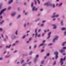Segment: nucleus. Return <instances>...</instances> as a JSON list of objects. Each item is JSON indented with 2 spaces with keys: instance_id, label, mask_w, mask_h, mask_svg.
<instances>
[{
  "instance_id": "nucleus-1",
  "label": "nucleus",
  "mask_w": 66,
  "mask_h": 66,
  "mask_svg": "<svg viewBox=\"0 0 66 66\" xmlns=\"http://www.w3.org/2000/svg\"><path fill=\"white\" fill-rule=\"evenodd\" d=\"M66 60V57H64V59H63L62 58H61V59L60 60V63H61V65L62 66L63 63H64V62H62L63 61H65Z\"/></svg>"
},
{
  "instance_id": "nucleus-2",
  "label": "nucleus",
  "mask_w": 66,
  "mask_h": 66,
  "mask_svg": "<svg viewBox=\"0 0 66 66\" xmlns=\"http://www.w3.org/2000/svg\"><path fill=\"white\" fill-rule=\"evenodd\" d=\"M54 54H56L55 59H57L58 57V54H59V53L57 51H56L54 53Z\"/></svg>"
},
{
  "instance_id": "nucleus-3",
  "label": "nucleus",
  "mask_w": 66,
  "mask_h": 66,
  "mask_svg": "<svg viewBox=\"0 0 66 66\" xmlns=\"http://www.w3.org/2000/svg\"><path fill=\"white\" fill-rule=\"evenodd\" d=\"M39 56L38 54H37L36 56V58H35L34 60V62H36V61H37V58Z\"/></svg>"
},
{
  "instance_id": "nucleus-4",
  "label": "nucleus",
  "mask_w": 66,
  "mask_h": 66,
  "mask_svg": "<svg viewBox=\"0 0 66 66\" xmlns=\"http://www.w3.org/2000/svg\"><path fill=\"white\" fill-rule=\"evenodd\" d=\"M6 10V8H5L4 9H3L2 10V11L0 13V15H1V14H2V13H3L4 12V11H5V10Z\"/></svg>"
},
{
  "instance_id": "nucleus-5",
  "label": "nucleus",
  "mask_w": 66,
  "mask_h": 66,
  "mask_svg": "<svg viewBox=\"0 0 66 66\" xmlns=\"http://www.w3.org/2000/svg\"><path fill=\"white\" fill-rule=\"evenodd\" d=\"M59 38V37L58 36H56V37L54 39H53V42H54V41L55 40H56L58 38Z\"/></svg>"
},
{
  "instance_id": "nucleus-6",
  "label": "nucleus",
  "mask_w": 66,
  "mask_h": 66,
  "mask_svg": "<svg viewBox=\"0 0 66 66\" xmlns=\"http://www.w3.org/2000/svg\"><path fill=\"white\" fill-rule=\"evenodd\" d=\"M59 15H54V16H51L52 18H54V17H59Z\"/></svg>"
},
{
  "instance_id": "nucleus-7",
  "label": "nucleus",
  "mask_w": 66,
  "mask_h": 66,
  "mask_svg": "<svg viewBox=\"0 0 66 66\" xmlns=\"http://www.w3.org/2000/svg\"><path fill=\"white\" fill-rule=\"evenodd\" d=\"M51 32H50L48 34V37L47 38V39L49 38H50V34H51Z\"/></svg>"
},
{
  "instance_id": "nucleus-8",
  "label": "nucleus",
  "mask_w": 66,
  "mask_h": 66,
  "mask_svg": "<svg viewBox=\"0 0 66 66\" xmlns=\"http://www.w3.org/2000/svg\"><path fill=\"white\" fill-rule=\"evenodd\" d=\"M60 52L61 53H63L64 52H65V50H60Z\"/></svg>"
},
{
  "instance_id": "nucleus-9",
  "label": "nucleus",
  "mask_w": 66,
  "mask_h": 66,
  "mask_svg": "<svg viewBox=\"0 0 66 66\" xmlns=\"http://www.w3.org/2000/svg\"><path fill=\"white\" fill-rule=\"evenodd\" d=\"M52 26H53L54 27V28H53V29H56V25H55L54 24H53L52 25Z\"/></svg>"
},
{
  "instance_id": "nucleus-10",
  "label": "nucleus",
  "mask_w": 66,
  "mask_h": 66,
  "mask_svg": "<svg viewBox=\"0 0 66 66\" xmlns=\"http://www.w3.org/2000/svg\"><path fill=\"white\" fill-rule=\"evenodd\" d=\"M13 1V0H11L9 1L8 3L9 4H11Z\"/></svg>"
},
{
  "instance_id": "nucleus-11",
  "label": "nucleus",
  "mask_w": 66,
  "mask_h": 66,
  "mask_svg": "<svg viewBox=\"0 0 66 66\" xmlns=\"http://www.w3.org/2000/svg\"><path fill=\"white\" fill-rule=\"evenodd\" d=\"M66 30V28L64 27H63L61 28V30L62 31H64V30Z\"/></svg>"
},
{
  "instance_id": "nucleus-12",
  "label": "nucleus",
  "mask_w": 66,
  "mask_h": 66,
  "mask_svg": "<svg viewBox=\"0 0 66 66\" xmlns=\"http://www.w3.org/2000/svg\"><path fill=\"white\" fill-rule=\"evenodd\" d=\"M46 5L47 6H48V5H49V3H45V4H44V5Z\"/></svg>"
},
{
  "instance_id": "nucleus-13",
  "label": "nucleus",
  "mask_w": 66,
  "mask_h": 66,
  "mask_svg": "<svg viewBox=\"0 0 66 66\" xmlns=\"http://www.w3.org/2000/svg\"><path fill=\"white\" fill-rule=\"evenodd\" d=\"M11 46V45H10L9 46H6V48H10V47Z\"/></svg>"
},
{
  "instance_id": "nucleus-14",
  "label": "nucleus",
  "mask_w": 66,
  "mask_h": 66,
  "mask_svg": "<svg viewBox=\"0 0 66 66\" xmlns=\"http://www.w3.org/2000/svg\"><path fill=\"white\" fill-rule=\"evenodd\" d=\"M44 60L42 61L41 62V64H44Z\"/></svg>"
},
{
  "instance_id": "nucleus-15",
  "label": "nucleus",
  "mask_w": 66,
  "mask_h": 66,
  "mask_svg": "<svg viewBox=\"0 0 66 66\" xmlns=\"http://www.w3.org/2000/svg\"><path fill=\"white\" fill-rule=\"evenodd\" d=\"M3 22H4V21H2L1 22H0V24H2Z\"/></svg>"
},
{
  "instance_id": "nucleus-16",
  "label": "nucleus",
  "mask_w": 66,
  "mask_h": 66,
  "mask_svg": "<svg viewBox=\"0 0 66 66\" xmlns=\"http://www.w3.org/2000/svg\"><path fill=\"white\" fill-rule=\"evenodd\" d=\"M16 13H12L11 14V16H15V15Z\"/></svg>"
},
{
  "instance_id": "nucleus-17",
  "label": "nucleus",
  "mask_w": 66,
  "mask_h": 66,
  "mask_svg": "<svg viewBox=\"0 0 66 66\" xmlns=\"http://www.w3.org/2000/svg\"><path fill=\"white\" fill-rule=\"evenodd\" d=\"M10 55H9V56H6L5 57V59H6V58H8V57H10Z\"/></svg>"
},
{
  "instance_id": "nucleus-18",
  "label": "nucleus",
  "mask_w": 66,
  "mask_h": 66,
  "mask_svg": "<svg viewBox=\"0 0 66 66\" xmlns=\"http://www.w3.org/2000/svg\"><path fill=\"white\" fill-rule=\"evenodd\" d=\"M2 4H0V10L1 9V8H2V7L1 6H2Z\"/></svg>"
},
{
  "instance_id": "nucleus-19",
  "label": "nucleus",
  "mask_w": 66,
  "mask_h": 66,
  "mask_svg": "<svg viewBox=\"0 0 66 66\" xmlns=\"http://www.w3.org/2000/svg\"><path fill=\"white\" fill-rule=\"evenodd\" d=\"M63 21H61V25L62 26H63Z\"/></svg>"
},
{
  "instance_id": "nucleus-20",
  "label": "nucleus",
  "mask_w": 66,
  "mask_h": 66,
  "mask_svg": "<svg viewBox=\"0 0 66 66\" xmlns=\"http://www.w3.org/2000/svg\"><path fill=\"white\" fill-rule=\"evenodd\" d=\"M37 32H36L35 34V38H36V36H37Z\"/></svg>"
},
{
  "instance_id": "nucleus-21",
  "label": "nucleus",
  "mask_w": 66,
  "mask_h": 66,
  "mask_svg": "<svg viewBox=\"0 0 66 66\" xmlns=\"http://www.w3.org/2000/svg\"><path fill=\"white\" fill-rule=\"evenodd\" d=\"M35 8V7H33V8H32V11H34Z\"/></svg>"
},
{
  "instance_id": "nucleus-22",
  "label": "nucleus",
  "mask_w": 66,
  "mask_h": 66,
  "mask_svg": "<svg viewBox=\"0 0 66 66\" xmlns=\"http://www.w3.org/2000/svg\"><path fill=\"white\" fill-rule=\"evenodd\" d=\"M49 55H50V54L49 53H47L46 54V56H49Z\"/></svg>"
},
{
  "instance_id": "nucleus-23",
  "label": "nucleus",
  "mask_w": 66,
  "mask_h": 66,
  "mask_svg": "<svg viewBox=\"0 0 66 66\" xmlns=\"http://www.w3.org/2000/svg\"><path fill=\"white\" fill-rule=\"evenodd\" d=\"M32 51H31L30 52V53H29V55H31V54H32Z\"/></svg>"
},
{
  "instance_id": "nucleus-24",
  "label": "nucleus",
  "mask_w": 66,
  "mask_h": 66,
  "mask_svg": "<svg viewBox=\"0 0 66 66\" xmlns=\"http://www.w3.org/2000/svg\"><path fill=\"white\" fill-rule=\"evenodd\" d=\"M20 17V15H19L18 16V17H17V18H19V17Z\"/></svg>"
},
{
  "instance_id": "nucleus-25",
  "label": "nucleus",
  "mask_w": 66,
  "mask_h": 66,
  "mask_svg": "<svg viewBox=\"0 0 66 66\" xmlns=\"http://www.w3.org/2000/svg\"><path fill=\"white\" fill-rule=\"evenodd\" d=\"M65 43L64 42L62 44V46H64V44H65Z\"/></svg>"
},
{
  "instance_id": "nucleus-26",
  "label": "nucleus",
  "mask_w": 66,
  "mask_h": 66,
  "mask_svg": "<svg viewBox=\"0 0 66 66\" xmlns=\"http://www.w3.org/2000/svg\"><path fill=\"white\" fill-rule=\"evenodd\" d=\"M31 7H33V3H31Z\"/></svg>"
},
{
  "instance_id": "nucleus-27",
  "label": "nucleus",
  "mask_w": 66,
  "mask_h": 66,
  "mask_svg": "<svg viewBox=\"0 0 66 66\" xmlns=\"http://www.w3.org/2000/svg\"><path fill=\"white\" fill-rule=\"evenodd\" d=\"M44 44L43 43L42 44H40L39 45V47H40V46H43L44 45Z\"/></svg>"
},
{
  "instance_id": "nucleus-28",
  "label": "nucleus",
  "mask_w": 66,
  "mask_h": 66,
  "mask_svg": "<svg viewBox=\"0 0 66 66\" xmlns=\"http://www.w3.org/2000/svg\"><path fill=\"white\" fill-rule=\"evenodd\" d=\"M24 62V60H22L21 62V64L22 63H23Z\"/></svg>"
},
{
  "instance_id": "nucleus-29",
  "label": "nucleus",
  "mask_w": 66,
  "mask_h": 66,
  "mask_svg": "<svg viewBox=\"0 0 66 66\" xmlns=\"http://www.w3.org/2000/svg\"><path fill=\"white\" fill-rule=\"evenodd\" d=\"M0 31L1 32H2L3 31V29H2L1 28H0Z\"/></svg>"
},
{
  "instance_id": "nucleus-30",
  "label": "nucleus",
  "mask_w": 66,
  "mask_h": 66,
  "mask_svg": "<svg viewBox=\"0 0 66 66\" xmlns=\"http://www.w3.org/2000/svg\"><path fill=\"white\" fill-rule=\"evenodd\" d=\"M55 64H56V62L55 61H54L53 63V64L55 65Z\"/></svg>"
},
{
  "instance_id": "nucleus-31",
  "label": "nucleus",
  "mask_w": 66,
  "mask_h": 66,
  "mask_svg": "<svg viewBox=\"0 0 66 66\" xmlns=\"http://www.w3.org/2000/svg\"><path fill=\"white\" fill-rule=\"evenodd\" d=\"M62 5V3H61L59 5V6H61Z\"/></svg>"
},
{
  "instance_id": "nucleus-32",
  "label": "nucleus",
  "mask_w": 66,
  "mask_h": 66,
  "mask_svg": "<svg viewBox=\"0 0 66 66\" xmlns=\"http://www.w3.org/2000/svg\"><path fill=\"white\" fill-rule=\"evenodd\" d=\"M18 32V31L17 30L16 31V32H15V34H16V35H17V32Z\"/></svg>"
},
{
  "instance_id": "nucleus-33",
  "label": "nucleus",
  "mask_w": 66,
  "mask_h": 66,
  "mask_svg": "<svg viewBox=\"0 0 66 66\" xmlns=\"http://www.w3.org/2000/svg\"><path fill=\"white\" fill-rule=\"evenodd\" d=\"M52 45V43H50L48 44V46H50L51 45Z\"/></svg>"
},
{
  "instance_id": "nucleus-34",
  "label": "nucleus",
  "mask_w": 66,
  "mask_h": 66,
  "mask_svg": "<svg viewBox=\"0 0 66 66\" xmlns=\"http://www.w3.org/2000/svg\"><path fill=\"white\" fill-rule=\"evenodd\" d=\"M63 49H66V47H63Z\"/></svg>"
},
{
  "instance_id": "nucleus-35",
  "label": "nucleus",
  "mask_w": 66,
  "mask_h": 66,
  "mask_svg": "<svg viewBox=\"0 0 66 66\" xmlns=\"http://www.w3.org/2000/svg\"><path fill=\"white\" fill-rule=\"evenodd\" d=\"M31 64V62H29L28 63V64H29V65H30Z\"/></svg>"
},
{
  "instance_id": "nucleus-36",
  "label": "nucleus",
  "mask_w": 66,
  "mask_h": 66,
  "mask_svg": "<svg viewBox=\"0 0 66 66\" xmlns=\"http://www.w3.org/2000/svg\"><path fill=\"white\" fill-rule=\"evenodd\" d=\"M37 0V1L38 2V3L39 4H40V1H39V0Z\"/></svg>"
},
{
  "instance_id": "nucleus-37",
  "label": "nucleus",
  "mask_w": 66,
  "mask_h": 66,
  "mask_svg": "<svg viewBox=\"0 0 66 66\" xmlns=\"http://www.w3.org/2000/svg\"><path fill=\"white\" fill-rule=\"evenodd\" d=\"M26 36L25 35H24V36H23L22 37V38H24Z\"/></svg>"
},
{
  "instance_id": "nucleus-38",
  "label": "nucleus",
  "mask_w": 66,
  "mask_h": 66,
  "mask_svg": "<svg viewBox=\"0 0 66 66\" xmlns=\"http://www.w3.org/2000/svg\"><path fill=\"white\" fill-rule=\"evenodd\" d=\"M8 9V10H10L11 9V7H9Z\"/></svg>"
},
{
  "instance_id": "nucleus-39",
  "label": "nucleus",
  "mask_w": 66,
  "mask_h": 66,
  "mask_svg": "<svg viewBox=\"0 0 66 66\" xmlns=\"http://www.w3.org/2000/svg\"><path fill=\"white\" fill-rule=\"evenodd\" d=\"M1 36L3 38H4V37H3V34L1 35Z\"/></svg>"
},
{
  "instance_id": "nucleus-40",
  "label": "nucleus",
  "mask_w": 66,
  "mask_h": 66,
  "mask_svg": "<svg viewBox=\"0 0 66 66\" xmlns=\"http://www.w3.org/2000/svg\"><path fill=\"white\" fill-rule=\"evenodd\" d=\"M34 0L35 1V4H36V0Z\"/></svg>"
},
{
  "instance_id": "nucleus-41",
  "label": "nucleus",
  "mask_w": 66,
  "mask_h": 66,
  "mask_svg": "<svg viewBox=\"0 0 66 66\" xmlns=\"http://www.w3.org/2000/svg\"><path fill=\"white\" fill-rule=\"evenodd\" d=\"M64 35H66V31H65L64 32Z\"/></svg>"
},
{
  "instance_id": "nucleus-42",
  "label": "nucleus",
  "mask_w": 66,
  "mask_h": 66,
  "mask_svg": "<svg viewBox=\"0 0 66 66\" xmlns=\"http://www.w3.org/2000/svg\"><path fill=\"white\" fill-rule=\"evenodd\" d=\"M43 26H44V24H42L41 25V27H43Z\"/></svg>"
},
{
  "instance_id": "nucleus-43",
  "label": "nucleus",
  "mask_w": 66,
  "mask_h": 66,
  "mask_svg": "<svg viewBox=\"0 0 66 66\" xmlns=\"http://www.w3.org/2000/svg\"><path fill=\"white\" fill-rule=\"evenodd\" d=\"M53 7H55V5H54V4H53Z\"/></svg>"
},
{
  "instance_id": "nucleus-44",
  "label": "nucleus",
  "mask_w": 66,
  "mask_h": 66,
  "mask_svg": "<svg viewBox=\"0 0 66 66\" xmlns=\"http://www.w3.org/2000/svg\"><path fill=\"white\" fill-rule=\"evenodd\" d=\"M24 27H26V23L24 24Z\"/></svg>"
},
{
  "instance_id": "nucleus-45",
  "label": "nucleus",
  "mask_w": 66,
  "mask_h": 66,
  "mask_svg": "<svg viewBox=\"0 0 66 66\" xmlns=\"http://www.w3.org/2000/svg\"><path fill=\"white\" fill-rule=\"evenodd\" d=\"M4 41L5 42H6V39L4 38Z\"/></svg>"
},
{
  "instance_id": "nucleus-46",
  "label": "nucleus",
  "mask_w": 66,
  "mask_h": 66,
  "mask_svg": "<svg viewBox=\"0 0 66 66\" xmlns=\"http://www.w3.org/2000/svg\"><path fill=\"white\" fill-rule=\"evenodd\" d=\"M15 44H13L12 45V46H15Z\"/></svg>"
},
{
  "instance_id": "nucleus-47",
  "label": "nucleus",
  "mask_w": 66,
  "mask_h": 66,
  "mask_svg": "<svg viewBox=\"0 0 66 66\" xmlns=\"http://www.w3.org/2000/svg\"><path fill=\"white\" fill-rule=\"evenodd\" d=\"M18 42H19V41H17L15 43H18Z\"/></svg>"
},
{
  "instance_id": "nucleus-48",
  "label": "nucleus",
  "mask_w": 66,
  "mask_h": 66,
  "mask_svg": "<svg viewBox=\"0 0 66 66\" xmlns=\"http://www.w3.org/2000/svg\"><path fill=\"white\" fill-rule=\"evenodd\" d=\"M35 11H37V8H35Z\"/></svg>"
},
{
  "instance_id": "nucleus-49",
  "label": "nucleus",
  "mask_w": 66,
  "mask_h": 66,
  "mask_svg": "<svg viewBox=\"0 0 66 66\" xmlns=\"http://www.w3.org/2000/svg\"><path fill=\"white\" fill-rule=\"evenodd\" d=\"M40 31H41V29H39L38 30V32H40Z\"/></svg>"
},
{
  "instance_id": "nucleus-50",
  "label": "nucleus",
  "mask_w": 66,
  "mask_h": 66,
  "mask_svg": "<svg viewBox=\"0 0 66 66\" xmlns=\"http://www.w3.org/2000/svg\"><path fill=\"white\" fill-rule=\"evenodd\" d=\"M49 5H50V6H52V4H49Z\"/></svg>"
},
{
  "instance_id": "nucleus-51",
  "label": "nucleus",
  "mask_w": 66,
  "mask_h": 66,
  "mask_svg": "<svg viewBox=\"0 0 66 66\" xmlns=\"http://www.w3.org/2000/svg\"><path fill=\"white\" fill-rule=\"evenodd\" d=\"M47 32V31L46 30H44V32L45 33L46 32Z\"/></svg>"
},
{
  "instance_id": "nucleus-52",
  "label": "nucleus",
  "mask_w": 66,
  "mask_h": 66,
  "mask_svg": "<svg viewBox=\"0 0 66 66\" xmlns=\"http://www.w3.org/2000/svg\"><path fill=\"white\" fill-rule=\"evenodd\" d=\"M31 39H32V38H30V39H29V41H30L31 40Z\"/></svg>"
},
{
  "instance_id": "nucleus-53",
  "label": "nucleus",
  "mask_w": 66,
  "mask_h": 66,
  "mask_svg": "<svg viewBox=\"0 0 66 66\" xmlns=\"http://www.w3.org/2000/svg\"><path fill=\"white\" fill-rule=\"evenodd\" d=\"M27 13V12H26V13H25V15H27V13Z\"/></svg>"
},
{
  "instance_id": "nucleus-54",
  "label": "nucleus",
  "mask_w": 66,
  "mask_h": 66,
  "mask_svg": "<svg viewBox=\"0 0 66 66\" xmlns=\"http://www.w3.org/2000/svg\"><path fill=\"white\" fill-rule=\"evenodd\" d=\"M38 37H40V35H38Z\"/></svg>"
},
{
  "instance_id": "nucleus-55",
  "label": "nucleus",
  "mask_w": 66,
  "mask_h": 66,
  "mask_svg": "<svg viewBox=\"0 0 66 66\" xmlns=\"http://www.w3.org/2000/svg\"><path fill=\"white\" fill-rule=\"evenodd\" d=\"M43 43H44L45 42V40H44L43 41Z\"/></svg>"
},
{
  "instance_id": "nucleus-56",
  "label": "nucleus",
  "mask_w": 66,
  "mask_h": 66,
  "mask_svg": "<svg viewBox=\"0 0 66 66\" xmlns=\"http://www.w3.org/2000/svg\"><path fill=\"white\" fill-rule=\"evenodd\" d=\"M44 51V50H43L41 51V52H43V51Z\"/></svg>"
},
{
  "instance_id": "nucleus-57",
  "label": "nucleus",
  "mask_w": 66,
  "mask_h": 66,
  "mask_svg": "<svg viewBox=\"0 0 66 66\" xmlns=\"http://www.w3.org/2000/svg\"><path fill=\"white\" fill-rule=\"evenodd\" d=\"M16 52H17V51H15L13 53H15Z\"/></svg>"
},
{
  "instance_id": "nucleus-58",
  "label": "nucleus",
  "mask_w": 66,
  "mask_h": 66,
  "mask_svg": "<svg viewBox=\"0 0 66 66\" xmlns=\"http://www.w3.org/2000/svg\"><path fill=\"white\" fill-rule=\"evenodd\" d=\"M37 31V29H36L35 31V33H36Z\"/></svg>"
},
{
  "instance_id": "nucleus-59",
  "label": "nucleus",
  "mask_w": 66,
  "mask_h": 66,
  "mask_svg": "<svg viewBox=\"0 0 66 66\" xmlns=\"http://www.w3.org/2000/svg\"><path fill=\"white\" fill-rule=\"evenodd\" d=\"M2 59V57H1L0 58V60H1Z\"/></svg>"
},
{
  "instance_id": "nucleus-60",
  "label": "nucleus",
  "mask_w": 66,
  "mask_h": 66,
  "mask_svg": "<svg viewBox=\"0 0 66 66\" xmlns=\"http://www.w3.org/2000/svg\"><path fill=\"white\" fill-rule=\"evenodd\" d=\"M2 16H0V18L1 19H2Z\"/></svg>"
},
{
  "instance_id": "nucleus-61",
  "label": "nucleus",
  "mask_w": 66,
  "mask_h": 66,
  "mask_svg": "<svg viewBox=\"0 0 66 66\" xmlns=\"http://www.w3.org/2000/svg\"><path fill=\"white\" fill-rule=\"evenodd\" d=\"M35 34H32V37H34V35Z\"/></svg>"
},
{
  "instance_id": "nucleus-62",
  "label": "nucleus",
  "mask_w": 66,
  "mask_h": 66,
  "mask_svg": "<svg viewBox=\"0 0 66 66\" xmlns=\"http://www.w3.org/2000/svg\"><path fill=\"white\" fill-rule=\"evenodd\" d=\"M26 5V3L24 2V5Z\"/></svg>"
},
{
  "instance_id": "nucleus-63",
  "label": "nucleus",
  "mask_w": 66,
  "mask_h": 66,
  "mask_svg": "<svg viewBox=\"0 0 66 66\" xmlns=\"http://www.w3.org/2000/svg\"><path fill=\"white\" fill-rule=\"evenodd\" d=\"M43 22H45V20L42 21Z\"/></svg>"
},
{
  "instance_id": "nucleus-64",
  "label": "nucleus",
  "mask_w": 66,
  "mask_h": 66,
  "mask_svg": "<svg viewBox=\"0 0 66 66\" xmlns=\"http://www.w3.org/2000/svg\"><path fill=\"white\" fill-rule=\"evenodd\" d=\"M36 45H35L34 47L35 48H36Z\"/></svg>"
}]
</instances>
